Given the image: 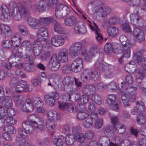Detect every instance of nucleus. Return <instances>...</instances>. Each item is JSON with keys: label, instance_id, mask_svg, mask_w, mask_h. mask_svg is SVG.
Masks as SVG:
<instances>
[{"label": "nucleus", "instance_id": "49", "mask_svg": "<svg viewBox=\"0 0 146 146\" xmlns=\"http://www.w3.org/2000/svg\"><path fill=\"white\" fill-rule=\"evenodd\" d=\"M88 97L86 96L82 95L78 100V103L81 104H85L88 102Z\"/></svg>", "mask_w": 146, "mask_h": 146}, {"label": "nucleus", "instance_id": "44", "mask_svg": "<svg viewBox=\"0 0 146 146\" xmlns=\"http://www.w3.org/2000/svg\"><path fill=\"white\" fill-rule=\"evenodd\" d=\"M68 57L66 54L64 52L61 53L58 56V59L61 62H63L66 61Z\"/></svg>", "mask_w": 146, "mask_h": 146}, {"label": "nucleus", "instance_id": "30", "mask_svg": "<svg viewBox=\"0 0 146 146\" xmlns=\"http://www.w3.org/2000/svg\"><path fill=\"white\" fill-rule=\"evenodd\" d=\"M137 123L141 125H144L146 122V117L143 112L140 113L137 117Z\"/></svg>", "mask_w": 146, "mask_h": 146}, {"label": "nucleus", "instance_id": "57", "mask_svg": "<svg viewBox=\"0 0 146 146\" xmlns=\"http://www.w3.org/2000/svg\"><path fill=\"white\" fill-rule=\"evenodd\" d=\"M140 110L143 111L144 110L145 105L144 103L141 101H138L136 103V106Z\"/></svg>", "mask_w": 146, "mask_h": 146}, {"label": "nucleus", "instance_id": "19", "mask_svg": "<svg viewBox=\"0 0 146 146\" xmlns=\"http://www.w3.org/2000/svg\"><path fill=\"white\" fill-rule=\"evenodd\" d=\"M119 40L121 43V44L120 45H123L124 47V49L127 50L128 52H129V50H130L131 48V45L126 37L124 35H122L120 36Z\"/></svg>", "mask_w": 146, "mask_h": 146}, {"label": "nucleus", "instance_id": "34", "mask_svg": "<svg viewBox=\"0 0 146 146\" xmlns=\"http://www.w3.org/2000/svg\"><path fill=\"white\" fill-rule=\"evenodd\" d=\"M137 88L131 86L127 88L125 90V92H123L124 93H126L127 95L129 96L130 94L131 96L133 94L135 96V99H136L135 93L137 92Z\"/></svg>", "mask_w": 146, "mask_h": 146}, {"label": "nucleus", "instance_id": "5", "mask_svg": "<svg viewBox=\"0 0 146 146\" xmlns=\"http://www.w3.org/2000/svg\"><path fill=\"white\" fill-rule=\"evenodd\" d=\"M52 20V17H48L41 18L39 20H36L34 18L29 17L28 19V23L32 28L36 29L42 24H48L51 22Z\"/></svg>", "mask_w": 146, "mask_h": 146}, {"label": "nucleus", "instance_id": "61", "mask_svg": "<svg viewBox=\"0 0 146 146\" xmlns=\"http://www.w3.org/2000/svg\"><path fill=\"white\" fill-rule=\"evenodd\" d=\"M102 121L103 120L102 119H100L97 120L95 124L96 127L98 129L100 128L102 126Z\"/></svg>", "mask_w": 146, "mask_h": 146}, {"label": "nucleus", "instance_id": "50", "mask_svg": "<svg viewBox=\"0 0 146 146\" xmlns=\"http://www.w3.org/2000/svg\"><path fill=\"white\" fill-rule=\"evenodd\" d=\"M110 107V109L116 111H119V102L115 103H114V104H111Z\"/></svg>", "mask_w": 146, "mask_h": 146}, {"label": "nucleus", "instance_id": "41", "mask_svg": "<svg viewBox=\"0 0 146 146\" xmlns=\"http://www.w3.org/2000/svg\"><path fill=\"white\" fill-rule=\"evenodd\" d=\"M93 119L91 118H88L83 122L84 126L86 128H89L93 125Z\"/></svg>", "mask_w": 146, "mask_h": 146}, {"label": "nucleus", "instance_id": "27", "mask_svg": "<svg viewBox=\"0 0 146 146\" xmlns=\"http://www.w3.org/2000/svg\"><path fill=\"white\" fill-rule=\"evenodd\" d=\"M74 31L76 34L79 35L85 34L86 32V28L84 26L81 27L77 23L75 25Z\"/></svg>", "mask_w": 146, "mask_h": 146}, {"label": "nucleus", "instance_id": "1", "mask_svg": "<svg viewBox=\"0 0 146 146\" xmlns=\"http://www.w3.org/2000/svg\"><path fill=\"white\" fill-rule=\"evenodd\" d=\"M32 117L36 118L37 123L31 121L30 124L28 121L23 122V126L26 131H23L21 129L19 130V134L16 138V143L19 145H21L23 144L25 139L27 136V133H31L34 129L42 130L44 128L45 126L42 118L35 115H33Z\"/></svg>", "mask_w": 146, "mask_h": 146}, {"label": "nucleus", "instance_id": "10", "mask_svg": "<svg viewBox=\"0 0 146 146\" xmlns=\"http://www.w3.org/2000/svg\"><path fill=\"white\" fill-rule=\"evenodd\" d=\"M67 125H66L65 127L61 131L66 135V145L68 146H72L73 131L72 129L67 127Z\"/></svg>", "mask_w": 146, "mask_h": 146}, {"label": "nucleus", "instance_id": "40", "mask_svg": "<svg viewBox=\"0 0 146 146\" xmlns=\"http://www.w3.org/2000/svg\"><path fill=\"white\" fill-rule=\"evenodd\" d=\"M121 28L123 31L127 33H130L132 32L131 28L128 23L122 24L121 26Z\"/></svg>", "mask_w": 146, "mask_h": 146}, {"label": "nucleus", "instance_id": "36", "mask_svg": "<svg viewBox=\"0 0 146 146\" xmlns=\"http://www.w3.org/2000/svg\"><path fill=\"white\" fill-rule=\"evenodd\" d=\"M27 86L26 82L23 81L20 82L19 84L17 85L16 90L17 92H21Z\"/></svg>", "mask_w": 146, "mask_h": 146}, {"label": "nucleus", "instance_id": "23", "mask_svg": "<svg viewBox=\"0 0 146 146\" xmlns=\"http://www.w3.org/2000/svg\"><path fill=\"white\" fill-rule=\"evenodd\" d=\"M4 130L5 133L3 134V136L7 140H9L11 139V137L9 134V132L14 133L15 132V129L11 125L5 127Z\"/></svg>", "mask_w": 146, "mask_h": 146}, {"label": "nucleus", "instance_id": "29", "mask_svg": "<svg viewBox=\"0 0 146 146\" xmlns=\"http://www.w3.org/2000/svg\"><path fill=\"white\" fill-rule=\"evenodd\" d=\"M82 44L79 42H76L74 44V56L78 55L81 52Z\"/></svg>", "mask_w": 146, "mask_h": 146}, {"label": "nucleus", "instance_id": "12", "mask_svg": "<svg viewBox=\"0 0 146 146\" xmlns=\"http://www.w3.org/2000/svg\"><path fill=\"white\" fill-rule=\"evenodd\" d=\"M142 53L140 50H138L137 52L134 53L133 58L137 63H139L142 66V69L146 68V58L142 57Z\"/></svg>", "mask_w": 146, "mask_h": 146}, {"label": "nucleus", "instance_id": "20", "mask_svg": "<svg viewBox=\"0 0 146 146\" xmlns=\"http://www.w3.org/2000/svg\"><path fill=\"white\" fill-rule=\"evenodd\" d=\"M63 38L60 35L54 36L52 39V43L54 46H58L62 45L64 42Z\"/></svg>", "mask_w": 146, "mask_h": 146}, {"label": "nucleus", "instance_id": "46", "mask_svg": "<svg viewBox=\"0 0 146 146\" xmlns=\"http://www.w3.org/2000/svg\"><path fill=\"white\" fill-rule=\"evenodd\" d=\"M104 77L105 78H111L113 76L114 74L111 70H106L104 73Z\"/></svg>", "mask_w": 146, "mask_h": 146}, {"label": "nucleus", "instance_id": "13", "mask_svg": "<svg viewBox=\"0 0 146 146\" xmlns=\"http://www.w3.org/2000/svg\"><path fill=\"white\" fill-rule=\"evenodd\" d=\"M59 96V94L58 93L54 92L45 95L44 99L46 102L50 105L53 106L54 104L55 100L58 99Z\"/></svg>", "mask_w": 146, "mask_h": 146}, {"label": "nucleus", "instance_id": "8", "mask_svg": "<svg viewBox=\"0 0 146 146\" xmlns=\"http://www.w3.org/2000/svg\"><path fill=\"white\" fill-rule=\"evenodd\" d=\"M99 75V71L98 70H86L83 72L81 77L86 80L88 77L91 80H95L98 78Z\"/></svg>", "mask_w": 146, "mask_h": 146}, {"label": "nucleus", "instance_id": "52", "mask_svg": "<svg viewBox=\"0 0 146 146\" xmlns=\"http://www.w3.org/2000/svg\"><path fill=\"white\" fill-rule=\"evenodd\" d=\"M133 81L132 76L131 75H127L125 78V82L128 84H131Z\"/></svg>", "mask_w": 146, "mask_h": 146}, {"label": "nucleus", "instance_id": "38", "mask_svg": "<svg viewBox=\"0 0 146 146\" xmlns=\"http://www.w3.org/2000/svg\"><path fill=\"white\" fill-rule=\"evenodd\" d=\"M116 96L114 94H111L108 95L106 100V103L108 105L114 103L115 100Z\"/></svg>", "mask_w": 146, "mask_h": 146}, {"label": "nucleus", "instance_id": "2", "mask_svg": "<svg viewBox=\"0 0 146 146\" xmlns=\"http://www.w3.org/2000/svg\"><path fill=\"white\" fill-rule=\"evenodd\" d=\"M28 14L27 11L21 6L18 8L16 11L15 8H9L5 5H2L0 10V18L4 21H7L11 18L19 20Z\"/></svg>", "mask_w": 146, "mask_h": 146}, {"label": "nucleus", "instance_id": "59", "mask_svg": "<svg viewBox=\"0 0 146 146\" xmlns=\"http://www.w3.org/2000/svg\"><path fill=\"white\" fill-rule=\"evenodd\" d=\"M22 54V52H17L15 54H14L10 58V60L11 58H13L14 57V58H16L15 59H16V57H22L23 58H28V57L27 55H25V56H22L21 55Z\"/></svg>", "mask_w": 146, "mask_h": 146}, {"label": "nucleus", "instance_id": "15", "mask_svg": "<svg viewBox=\"0 0 146 146\" xmlns=\"http://www.w3.org/2000/svg\"><path fill=\"white\" fill-rule=\"evenodd\" d=\"M113 51L114 53L116 54H121L123 53V56L127 58L129 57L130 54V50H129V52H128L127 50L124 49V47L123 45L120 44H117L116 48H114Z\"/></svg>", "mask_w": 146, "mask_h": 146}, {"label": "nucleus", "instance_id": "16", "mask_svg": "<svg viewBox=\"0 0 146 146\" xmlns=\"http://www.w3.org/2000/svg\"><path fill=\"white\" fill-rule=\"evenodd\" d=\"M88 21L90 23H91L89 20H88ZM94 27H93L91 23L89 24V25L91 29L93 31L95 32L96 35V39L97 41H99V42L100 44L102 42L103 38L101 34L100 29L98 28V27L95 23L94 22Z\"/></svg>", "mask_w": 146, "mask_h": 146}, {"label": "nucleus", "instance_id": "7", "mask_svg": "<svg viewBox=\"0 0 146 146\" xmlns=\"http://www.w3.org/2000/svg\"><path fill=\"white\" fill-rule=\"evenodd\" d=\"M58 5L56 7L55 9V16L58 19L64 17L68 15L70 11V9L67 6Z\"/></svg>", "mask_w": 146, "mask_h": 146}, {"label": "nucleus", "instance_id": "9", "mask_svg": "<svg viewBox=\"0 0 146 146\" xmlns=\"http://www.w3.org/2000/svg\"><path fill=\"white\" fill-rule=\"evenodd\" d=\"M84 52H82L84 57V59L87 61H89L92 58L95 56V54L97 53L98 51L97 45L96 44L93 45L91 47L89 52L87 53L86 50H84Z\"/></svg>", "mask_w": 146, "mask_h": 146}, {"label": "nucleus", "instance_id": "45", "mask_svg": "<svg viewBox=\"0 0 146 146\" xmlns=\"http://www.w3.org/2000/svg\"><path fill=\"white\" fill-rule=\"evenodd\" d=\"M92 100L97 104L100 105L101 103V100L100 97L97 94L94 95L92 97Z\"/></svg>", "mask_w": 146, "mask_h": 146}, {"label": "nucleus", "instance_id": "60", "mask_svg": "<svg viewBox=\"0 0 146 146\" xmlns=\"http://www.w3.org/2000/svg\"><path fill=\"white\" fill-rule=\"evenodd\" d=\"M73 22L72 17H67L65 19V23L68 26H70Z\"/></svg>", "mask_w": 146, "mask_h": 146}, {"label": "nucleus", "instance_id": "43", "mask_svg": "<svg viewBox=\"0 0 146 146\" xmlns=\"http://www.w3.org/2000/svg\"><path fill=\"white\" fill-rule=\"evenodd\" d=\"M54 31L59 34H62L63 33V30L60 24L56 23L54 27Z\"/></svg>", "mask_w": 146, "mask_h": 146}, {"label": "nucleus", "instance_id": "48", "mask_svg": "<svg viewBox=\"0 0 146 146\" xmlns=\"http://www.w3.org/2000/svg\"><path fill=\"white\" fill-rule=\"evenodd\" d=\"M112 140L115 142L113 146H118L121 140V137L118 135H115L113 138Z\"/></svg>", "mask_w": 146, "mask_h": 146}, {"label": "nucleus", "instance_id": "22", "mask_svg": "<svg viewBox=\"0 0 146 146\" xmlns=\"http://www.w3.org/2000/svg\"><path fill=\"white\" fill-rule=\"evenodd\" d=\"M75 65L74 68V72L77 73L80 72L83 67L82 59L80 58L75 59L74 62Z\"/></svg>", "mask_w": 146, "mask_h": 146}, {"label": "nucleus", "instance_id": "32", "mask_svg": "<svg viewBox=\"0 0 146 146\" xmlns=\"http://www.w3.org/2000/svg\"><path fill=\"white\" fill-rule=\"evenodd\" d=\"M64 138V136L59 135L58 138H55L53 139V143L56 146H62L63 144L62 140Z\"/></svg>", "mask_w": 146, "mask_h": 146}, {"label": "nucleus", "instance_id": "11", "mask_svg": "<svg viewBox=\"0 0 146 146\" xmlns=\"http://www.w3.org/2000/svg\"><path fill=\"white\" fill-rule=\"evenodd\" d=\"M119 94H121V100L124 105L125 107H128L130 106L129 103L134 102L135 99V96L133 94L131 96L130 94L129 96L126 93H124L122 91H121Z\"/></svg>", "mask_w": 146, "mask_h": 146}, {"label": "nucleus", "instance_id": "58", "mask_svg": "<svg viewBox=\"0 0 146 146\" xmlns=\"http://www.w3.org/2000/svg\"><path fill=\"white\" fill-rule=\"evenodd\" d=\"M19 28L20 32L24 35H26L28 34V32L26 30V29L24 26L20 25Z\"/></svg>", "mask_w": 146, "mask_h": 146}, {"label": "nucleus", "instance_id": "54", "mask_svg": "<svg viewBox=\"0 0 146 146\" xmlns=\"http://www.w3.org/2000/svg\"><path fill=\"white\" fill-rule=\"evenodd\" d=\"M119 21V19L117 17H112L109 19V22L110 25L115 24Z\"/></svg>", "mask_w": 146, "mask_h": 146}, {"label": "nucleus", "instance_id": "31", "mask_svg": "<svg viewBox=\"0 0 146 146\" xmlns=\"http://www.w3.org/2000/svg\"><path fill=\"white\" fill-rule=\"evenodd\" d=\"M53 113L52 111H50L49 113L48 119H47L46 121V127L50 130H52L55 128V126L54 125H52V121H50L51 118H52V115Z\"/></svg>", "mask_w": 146, "mask_h": 146}, {"label": "nucleus", "instance_id": "51", "mask_svg": "<svg viewBox=\"0 0 146 146\" xmlns=\"http://www.w3.org/2000/svg\"><path fill=\"white\" fill-rule=\"evenodd\" d=\"M113 48L112 45L110 43H108L105 45L104 49L105 52L108 53L112 50Z\"/></svg>", "mask_w": 146, "mask_h": 146}, {"label": "nucleus", "instance_id": "21", "mask_svg": "<svg viewBox=\"0 0 146 146\" xmlns=\"http://www.w3.org/2000/svg\"><path fill=\"white\" fill-rule=\"evenodd\" d=\"M49 66L51 69L53 70L58 69L59 67V62L56 55H53L50 59Z\"/></svg>", "mask_w": 146, "mask_h": 146}, {"label": "nucleus", "instance_id": "17", "mask_svg": "<svg viewBox=\"0 0 146 146\" xmlns=\"http://www.w3.org/2000/svg\"><path fill=\"white\" fill-rule=\"evenodd\" d=\"M81 108H82V109L79 110L77 115L76 117L78 119L80 120H82L88 116L89 113L83 105H81Z\"/></svg>", "mask_w": 146, "mask_h": 146}, {"label": "nucleus", "instance_id": "37", "mask_svg": "<svg viewBox=\"0 0 146 146\" xmlns=\"http://www.w3.org/2000/svg\"><path fill=\"white\" fill-rule=\"evenodd\" d=\"M110 8L108 7L100 8L99 9L100 15L102 17H104L108 14L111 11Z\"/></svg>", "mask_w": 146, "mask_h": 146}, {"label": "nucleus", "instance_id": "26", "mask_svg": "<svg viewBox=\"0 0 146 146\" xmlns=\"http://www.w3.org/2000/svg\"><path fill=\"white\" fill-rule=\"evenodd\" d=\"M114 129L116 133L121 134L125 132V127L122 124L118 123L113 126Z\"/></svg>", "mask_w": 146, "mask_h": 146}, {"label": "nucleus", "instance_id": "14", "mask_svg": "<svg viewBox=\"0 0 146 146\" xmlns=\"http://www.w3.org/2000/svg\"><path fill=\"white\" fill-rule=\"evenodd\" d=\"M130 22L133 25H136L139 22L143 23L144 21L143 19L139 15V13L138 11L131 14L130 15Z\"/></svg>", "mask_w": 146, "mask_h": 146}, {"label": "nucleus", "instance_id": "42", "mask_svg": "<svg viewBox=\"0 0 146 146\" xmlns=\"http://www.w3.org/2000/svg\"><path fill=\"white\" fill-rule=\"evenodd\" d=\"M85 139V137L82 133H77L74 134V139L78 141L82 142Z\"/></svg>", "mask_w": 146, "mask_h": 146}, {"label": "nucleus", "instance_id": "55", "mask_svg": "<svg viewBox=\"0 0 146 146\" xmlns=\"http://www.w3.org/2000/svg\"><path fill=\"white\" fill-rule=\"evenodd\" d=\"M86 136L88 139H92L94 137V133L91 130H88L86 133Z\"/></svg>", "mask_w": 146, "mask_h": 146}, {"label": "nucleus", "instance_id": "24", "mask_svg": "<svg viewBox=\"0 0 146 146\" xmlns=\"http://www.w3.org/2000/svg\"><path fill=\"white\" fill-rule=\"evenodd\" d=\"M145 70L141 68H139L137 70L135 73V77L136 81L138 83H141L144 76V73L145 72Z\"/></svg>", "mask_w": 146, "mask_h": 146}, {"label": "nucleus", "instance_id": "18", "mask_svg": "<svg viewBox=\"0 0 146 146\" xmlns=\"http://www.w3.org/2000/svg\"><path fill=\"white\" fill-rule=\"evenodd\" d=\"M133 34L139 42L144 41L145 38L143 31L138 28H135L133 30Z\"/></svg>", "mask_w": 146, "mask_h": 146}, {"label": "nucleus", "instance_id": "33", "mask_svg": "<svg viewBox=\"0 0 146 146\" xmlns=\"http://www.w3.org/2000/svg\"><path fill=\"white\" fill-rule=\"evenodd\" d=\"M59 107L60 109L62 110L68 109V110H73V106L72 102L66 104L65 103L62 102L59 103Z\"/></svg>", "mask_w": 146, "mask_h": 146}, {"label": "nucleus", "instance_id": "39", "mask_svg": "<svg viewBox=\"0 0 146 146\" xmlns=\"http://www.w3.org/2000/svg\"><path fill=\"white\" fill-rule=\"evenodd\" d=\"M107 32L110 36H114L117 35L118 32V30L115 27H110L108 28Z\"/></svg>", "mask_w": 146, "mask_h": 146}, {"label": "nucleus", "instance_id": "62", "mask_svg": "<svg viewBox=\"0 0 146 146\" xmlns=\"http://www.w3.org/2000/svg\"><path fill=\"white\" fill-rule=\"evenodd\" d=\"M141 110L136 106L133 107L131 110V113L133 115H137Z\"/></svg>", "mask_w": 146, "mask_h": 146}, {"label": "nucleus", "instance_id": "6", "mask_svg": "<svg viewBox=\"0 0 146 146\" xmlns=\"http://www.w3.org/2000/svg\"><path fill=\"white\" fill-rule=\"evenodd\" d=\"M21 37L19 33L13 34L11 38V42L9 40H4L2 42V45L6 48H9L12 46L14 47L19 46L21 41Z\"/></svg>", "mask_w": 146, "mask_h": 146}, {"label": "nucleus", "instance_id": "4", "mask_svg": "<svg viewBox=\"0 0 146 146\" xmlns=\"http://www.w3.org/2000/svg\"><path fill=\"white\" fill-rule=\"evenodd\" d=\"M38 40H35L34 44V48H37L38 49L42 46V42L45 41L48 38V34L47 29L45 27L40 29L37 33Z\"/></svg>", "mask_w": 146, "mask_h": 146}, {"label": "nucleus", "instance_id": "47", "mask_svg": "<svg viewBox=\"0 0 146 146\" xmlns=\"http://www.w3.org/2000/svg\"><path fill=\"white\" fill-rule=\"evenodd\" d=\"M106 87L112 90H115L117 88V86L116 83L114 81H112L108 84Z\"/></svg>", "mask_w": 146, "mask_h": 146}, {"label": "nucleus", "instance_id": "35", "mask_svg": "<svg viewBox=\"0 0 146 146\" xmlns=\"http://www.w3.org/2000/svg\"><path fill=\"white\" fill-rule=\"evenodd\" d=\"M96 88L93 84H90L86 86H84V91H85L86 94H90L94 93L95 91Z\"/></svg>", "mask_w": 146, "mask_h": 146}, {"label": "nucleus", "instance_id": "3", "mask_svg": "<svg viewBox=\"0 0 146 146\" xmlns=\"http://www.w3.org/2000/svg\"><path fill=\"white\" fill-rule=\"evenodd\" d=\"M43 105L42 102H41L39 98H36V101L34 102L30 99H28L24 105L22 106V109L24 111L29 112L36 109L37 112L43 113L45 112V110L42 108Z\"/></svg>", "mask_w": 146, "mask_h": 146}, {"label": "nucleus", "instance_id": "25", "mask_svg": "<svg viewBox=\"0 0 146 146\" xmlns=\"http://www.w3.org/2000/svg\"><path fill=\"white\" fill-rule=\"evenodd\" d=\"M99 141L100 144L104 146H113L114 145L113 143L110 142L109 138L106 136H101L99 139Z\"/></svg>", "mask_w": 146, "mask_h": 146}, {"label": "nucleus", "instance_id": "56", "mask_svg": "<svg viewBox=\"0 0 146 146\" xmlns=\"http://www.w3.org/2000/svg\"><path fill=\"white\" fill-rule=\"evenodd\" d=\"M41 82L40 79L35 78L32 80V83L34 86H36L40 84Z\"/></svg>", "mask_w": 146, "mask_h": 146}, {"label": "nucleus", "instance_id": "64", "mask_svg": "<svg viewBox=\"0 0 146 146\" xmlns=\"http://www.w3.org/2000/svg\"><path fill=\"white\" fill-rule=\"evenodd\" d=\"M139 143L140 146H146V137L139 139Z\"/></svg>", "mask_w": 146, "mask_h": 146}, {"label": "nucleus", "instance_id": "63", "mask_svg": "<svg viewBox=\"0 0 146 146\" xmlns=\"http://www.w3.org/2000/svg\"><path fill=\"white\" fill-rule=\"evenodd\" d=\"M138 131L142 135L146 136V126L141 127L139 129Z\"/></svg>", "mask_w": 146, "mask_h": 146}, {"label": "nucleus", "instance_id": "53", "mask_svg": "<svg viewBox=\"0 0 146 146\" xmlns=\"http://www.w3.org/2000/svg\"><path fill=\"white\" fill-rule=\"evenodd\" d=\"M6 121L8 124L13 125L16 123V120L11 117H8L6 119Z\"/></svg>", "mask_w": 146, "mask_h": 146}, {"label": "nucleus", "instance_id": "28", "mask_svg": "<svg viewBox=\"0 0 146 146\" xmlns=\"http://www.w3.org/2000/svg\"><path fill=\"white\" fill-rule=\"evenodd\" d=\"M137 68L136 65L133 61L130 62L125 66V70L128 72H133L135 71Z\"/></svg>", "mask_w": 146, "mask_h": 146}]
</instances>
